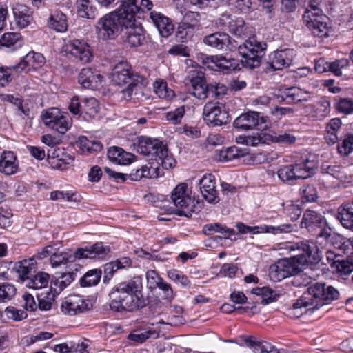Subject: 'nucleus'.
I'll return each mask as SVG.
<instances>
[{
    "label": "nucleus",
    "mask_w": 353,
    "mask_h": 353,
    "mask_svg": "<svg viewBox=\"0 0 353 353\" xmlns=\"http://www.w3.org/2000/svg\"><path fill=\"white\" fill-rule=\"evenodd\" d=\"M150 0H124L114 11L99 18L94 26L95 32L103 41L114 39L123 28L134 26L136 14L150 10L152 8Z\"/></svg>",
    "instance_id": "nucleus-1"
},
{
    "label": "nucleus",
    "mask_w": 353,
    "mask_h": 353,
    "mask_svg": "<svg viewBox=\"0 0 353 353\" xmlns=\"http://www.w3.org/2000/svg\"><path fill=\"white\" fill-rule=\"evenodd\" d=\"M290 250L295 252L294 255L280 259L270 267L269 276L272 281L277 282L295 276L302 271L304 265L317 263L321 259L319 249L313 242L296 243L290 247Z\"/></svg>",
    "instance_id": "nucleus-2"
},
{
    "label": "nucleus",
    "mask_w": 353,
    "mask_h": 353,
    "mask_svg": "<svg viewBox=\"0 0 353 353\" xmlns=\"http://www.w3.org/2000/svg\"><path fill=\"white\" fill-rule=\"evenodd\" d=\"M109 295L111 299L110 307L116 312L132 311L147 304V300L142 294V282L140 277H134L120 283Z\"/></svg>",
    "instance_id": "nucleus-3"
},
{
    "label": "nucleus",
    "mask_w": 353,
    "mask_h": 353,
    "mask_svg": "<svg viewBox=\"0 0 353 353\" xmlns=\"http://www.w3.org/2000/svg\"><path fill=\"white\" fill-rule=\"evenodd\" d=\"M339 292L331 285L316 283L307 288L305 293L293 304L289 314L294 318H299L307 310H317L320 307L337 299Z\"/></svg>",
    "instance_id": "nucleus-4"
},
{
    "label": "nucleus",
    "mask_w": 353,
    "mask_h": 353,
    "mask_svg": "<svg viewBox=\"0 0 353 353\" xmlns=\"http://www.w3.org/2000/svg\"><path fill=\"white\" fill-rule=\"evenodd\" d=\"M300 226L310 232H319V238L324 239L327 243H331L336 248L345 249L346 245L342 243L343 236L332 232L327 225L326 219L316 211L306 210L303 215Z\"/></svg>",
    "instance_id": "nucleus-5"
},
{
    "label": "nucleus",
    "mask_w": 353,
    "mask_h": 353,
    "mask_svg": "<svg viewBox=\"0 0 353 353\" xmlns=\"http://www.w3.org/2000/svg\"><path fill=\"white\" fill-rule=\"evenodd\" d=\"M109 246L103 243H96L89 248H78L74 255L66 252L59 253L54 252L50 256V263L53 268L66 265L68 262H72L74 259L103 258L110 252Z\"/></svg>",
    "instance_id": "nucleus-6"
},
{
    "label": "nucleus",
    "mask_w": 353,
    "mask_h": 353,
    "mask_svg": "<svg viewBox=\"0 0 353 353\" xmlns=\"http://www.w3.org/2000/svg\"><path fill=\"white\" fill-rule=\"evenodd\" d=\"M266 43L250 37L239 46V52L242 57V65L246 68L254 69L260 66L262 58L265 55Z\"/></svg>",
    "instance_id": "nucleus-7"
},
{
    "label": "nucleus",
    "mask_w": 353,
    "mask_h": 353,
    "mask_svg": "<svg viewBox=\"0 0 353 353\" xmlns=\"http://www.w3.org/2000/svg\"><path fill=\"white\" fill-rule=\"evenodd\" d=\"M187 185L185 183L179 184L172 192L171 199L175 207L174 213L179 216L190 217L192 213L196 211H200L202 208L203 203L194 199L192 200L187 191Z\"/></svg>",
    "instance_id": "nucleus-8"
},
{
    "label": "nucleus",
    "mask_w": 353,
    "mask_h": 353,
    "mask_svg": "<svg viewBox=\"0 0 353 353\" xmlns=\"http://www.w3.org/2000/svg\"><path fill=\"white\" fill-rule=\"evenodd\" d=\"M328 18L323 14L321 8L305 11L303 21L315 37H327L330 27L327 25Z\"/></svg>",
    "instance_id": "nucleus-9"
},
{
    "label": "nucleus",
    "mask_w": 353,
    "mask_h": 353,
    "mask_svg": "<svg viewBox=\"0 0 353 353\" xmlns=\"http://www.w3.org/2000/svg\"><path fill=\"white\" fill-rule=\"evenodd\" d=\"M191 86V94L200 100L205 99L208 94H219L217 86L213 84L208 85L205 79V74L201 70H193L189 72L187 77Z\"/></svg>",
    "instance_id": "nucleus-10"
},
{
    "label": "nucleus",
    "mask_w": 353,
    "mask_h": 353,
    "mask_svg": "<svg viewBox=\"0 0 353 353\" xmlns=\"http://www.w3.org/2000/svg\"><path fill=\"white\" fill-rule=\"evenodd\" d=\"M46 125L61 134H65L70 128L72 120L69 114L57 108L47 110L42 115Z\"/></svg>",
    "instance_id": "nucleus-11"
},
{
    "label": "nucleus",
    "mask_w": 353,
    "mask_h": 353,
    "mask_svg": "<svg viewBox=\"0 0 353 353\" xmlns=\"http://www.w3.org/2000/svg\"><path fill=\"white\" fill-rule=\"evenodd\" d=\"M203 117L210 126H221L230 121L228 112L223 104L217 102L207 103L203 110Z\"/></svg>",
    "instance_id": "nucleus-12"
},
{
    "label": "nucleus",
    "mask_w": 353,
    "mask_h": 353,
    "mask_svg": "<svg viewBox=\"0 0 353 353\" xmlns=\"http://www.w3.org/2000/svg\"><path fill=\"white\" fill-rule=\"evenodd\" d=\"M65 51L70 54L75 61L83 63H89L92 58L90 46L81 40L69 41L65 46Z\"/></svg>",
    "instance_id": "nucleus-13"
},
{
    "label": "nucleus",
    "mask_w": 353,
    "mask_h": 353,
    "mask_svg": "<svg viewBox=\"0 0 353 353\" xmlns=\"http://www.w3.org/2000/svg\"><path fill=\"white\" fill-rule=\"evenodd\" d=\"M137 151L144 156L154 157L157 160L159 152L163 154L166 152L165 144L158 139L142 136L138 138Z\"/></svg>",
    "instance_id": "nucleus-14"
},
{
    "label": "nucleus",
    "mask_w": 353,
    "mask_h": 353,
    "mask_svg": "<svg viewBox=\"0 0 353 353\" xmlns=\"http://www.w3.org/2000/svg\"><path fill=\"white\" fill-rule=\"evenodd\" d=\"M265 120L263 117L254 111H249L241 114L233 123L234 128L242 130H250L254 129L260 124L264 123Z\"/></svg>",
    "instance_id": "nucleus-15"
},
{
    "label": "nucleus",
    "mask_w": 353,
    "mask_h": 353,
    "mask_svg": "<svg viewBox=\"0 0 353 353\" xmlns=\"http://www.w3.org/2000/svg\"><path fill=\"white\" fill-rule=\"evenodd\" d=\"M61 309L65 314L74 316L88 310V305L82 296L72 295L65 299Z\"/></svg>",
    "instance_id": "nucleus-16"
},
{
    "label": "nucleus",
    "mask_w": 353,
    "mask_h": 353,
    "mask_svg": "<svg viewBox=\"0 0 353 353\" xmlns=\"http://www.w3.org/2000/svg\"><path fill=\"white\" fill-rule=\"evenodd\" d=\"M201 192L203 198L210 203H217L220 199L215 186V178L211 174H205L199 180Z\"/></svg>",
    "instance_id": "nucleus-17"
},
{
    "label": "nucleus",
    "mask_w": 353,
    "mask_h": 353,
    "mask_svg": "<svg viewBox=\"0 0 353 353\" xmlns=\"http://www.w3.org/2000/svg\"><path fill=\"white\" fill-rule=\"evenodd\" d=\"M44 62L45 58L41 54L30 52L18 64L13 66V70L17 72H27L41 67Z\"/></svg>",
    "instance_id": "nucleus-18"
},
{
    "label": "nucleus",
    "mask_w": 353,
    "mask_h": 353,
    "mask_svg": "<svg viewBox=\"0 0 353 353\" xmlns=\"http://www.w3.org/2000/svg\"><path fill=\"white\" fill-rule=\"evenodd\" d=\"M294 50L284 49L272 52L270 57V65L274 70H282L292 64Z\"/></svg>",
    "instance_id": "nucleus-19"
},
{
    "label": "nucleus",
    "mask_w": 353,
    "mask_h": 353,
    "mask_svg": "<svg viewBox=\"0 0 353 353\" xmlns=\"http://www.w3.org/2000/svg\"><path fill=\"white\" fill-rule=\"evenodd\" d=\"M14 23L19 29L28 27L32 21V12L26 5L16 3L12 7Z\"/></svg>",
    "instance_id": "nucleus-20"
},
{
    "label": "nucleus",
    "mask_w": 353,
    "mask_h": 353,
    "mask_svg": "<svg viewBox=\"0 0 353 353\" xmlns=\"http://www.w3.org/2000/svg\"><path fill=\"white\" fill-rule=\"evenodd\" d=\"M130 68V65L127 62H120L116 65L112 73V81L116 85H123L136 79Z\"/></svg>",
    "instance_id": "nucleus-21"
},
{
    "label": "nucleus",
    "mask_w": 353,
    "mask_h": 353,
    "mask_svg": "<svg viewBox=\"0 0 353 353\" xmlns=\"http://www.w3.org/2000/svg\"><path fill=\"white\" fill-rule=\"evenodd\" d=\"M37 269V264L34 258L24 259L14 263L13 270L17 274L19 280L25 284Z\"/></svg>",
    "instance_id": "nucleus-22"
},
{
    "label": "nucleus",
    "mask_w": 353,
    "mask_h": 353,
    "mask_svg": "<svg viewBox=\"0 0 353 353\" xmlns=\"http://www.w3.org/2000/svg\"><path fill=\"white\" fill-rule=\"evenodd\" d=\"M103 79V77L97 72H94L90 68L81 70L79 74V83L86 89L94 90L98 88Z\"/></svg>",
    "instance_id": "nucleus-23"
},
{
    "label": "nucleus",
    "mask_w": 353,
    "mask_h": 353,
    "mask_svg": "<svg viewBox=\"0 0 353 353\" xmlns=\"http://www.w3.org/2000/svg\"><path fill=\"white\" fill-rule=\"evenodd\" d=\"M208 68L214 70L222 71L229 73L234 70L237 67L236 60L234 59H227L223 57H211L207 58Z\"/></svg>",
    "instance_id": "nucleus-24"
},
{
    "label": "nucleus",
    "mask_w": 353,
    "mask_h": 353,
    "mask_svg": "<svg viewBox=\"0 0 353 353\" xmlns=\"http://www.w3.org/2000/svg\"><path fill=\"white\" fill-rule=\"evenodd\" d=\"M150 19L163 37H168L174 32V25L170 19L161 13L151 12Z\"/></svg>",
    "instance_id": "nucleus-25"
},
{
    "label": "nucleus",
    "mask_w": 353,
    "mask_h": 353,
    "mask_svg": "<svg viewBox=\"0 0 353 353\" xmlns=\"http://www.w3.org/2000/svg\"><path fill=\"white\" fill-rule=\"evenodd\" d=\"M107 156L112 162L123 165L130 164L135 159L133 154L125 152L123 148L118 146L110 147L108 150Z\"/></svg>",
    "instance_id": "nucleus-26"
},
{
    "label": "nucleus",
    "mask_w": 353,
    "mask_h": 353,
    "mask_svg": "<svg viewBox=\"0 0 353 353\" xmlns=\"http://www.w3.org/2000/svg\"><path fill=\"white\" fill-rule=\"evenodd\" d=\"M48 160L53 168L63 170L67 165L74 161V157L64 153L61 149L57 148L52 152L48 151Z\"/></svg>",
    "instance_id": "nucleus-27"
},
{
    "label": "nucleus",
    "mask_w": 353,
    "mask_h": 353,
    "mask_svg": "<svg viewBox=\"0 0 353 353\" xmlns=\"http://www.w3.org/2000/svg\"><path fill=\"white\" fill-rule=\"evenodd\" d=\"M294 172L298 179H305L310 177L314 174L315 163L310 161L305 157H302L301 160H296L293 164Z\"/></svg>",
    "instance_id": "nucleus-28"
},
{
    "label": "nucleus",
    "mask_w": 353,
    "mask_h": 353,
    "mask_svg": "<svg viewBox=\"0 0 353 353\" xmlns=\"http://www.w3.org/2000/svg\"><path fill=\"white\" fill-rule=\"evenodd\" d=\"M76 274L72 271L56 273L51 282L50 289L59 294L68 286L75 279Z\"/></svg>",
    "instance_id": "nucleus-29"
},
{
    "label": "nucleus",
    "mask_w": 353,
    "mask_h": 353,
    "mask_svg": "<svg viewBox=\"0 0 353 353\" xmlns=\"http://www.w3.org/2000/svg\"><path fill=\"white\" fill-rule=\"evenodd\" d=\"M18 164L17 157L11 152H3L0 158V172L6 175H12L17 172Z\"/></svg>",
    "instance_id": "nucleus-30"
},
{
    "label": "nucleus",
    "mask_w": 353,
    "mask_h": 353,
    "mask_svg": "<svg viewBox=\"0 0 353 353\" xmlns=\"http://www.w3.org/2000/svg\"><path fill=\"white\" fill-rule=\"evenodd\" d=\"M203 43L212 48L222 50L230 43V37L226 33L217 32L205 36Z\"/></svg>",
    "instance_id": "nucleus-31"
},
{
    "label": "nucleus",
    "mask_w": 353,
    "mask_h": 353,
    "mask_svg": "<svg viewBox=\"0 0 353 353\" xmlns=\"http://www.w3.org/2000/svg\"><path fill=\"white\" fill-rule=\"evenodd\" d=\"M50 275L44 272H38L26 280L24 285L34 290L46 289L48 286Z\"/></svg>",
    "instance_id": "nucleus-32"
},
{
    "label": "nucleus",
    "mask_w": 353,
    "mask_h": 353,
    "mask_svg": "<svg viewBox=\"0 0 353 353\" xmlns=\"http://www.w3.org/2000/svg\"><path fill=\"white\" fill-rule=\"evenodd\" d=\"M145 79L137 76L136 79L130 81L128 85L121 91L122 97L125 100L132 99L133 94L139 97L142 94L143 87L145 85Z\"/></svg>",
    "instance_id": "nucleus-33"
},
{
    "label": "nucleus",
    "mask_w": 353,
    "mask_h": 353,
    "mask_svg": "<svg viewBox=\"0 0 353 353\" xmlns=\"http://www.w3.org/2000/svg\"><path fill=\"white\" fill-rule=\"evenodd\" d=\"M47 25L49 28L58 32H64L68 29L66 15L61 12L56 11L49 17Z\"/></svg>",
    "instance_id": "nucleus-34"
},
{
    "label": "nucleus",
    "mask_w": 353,
    "mask_h": 353,
    "mask_svg": "<svg viewBox=\"0 0 353 353\" xmlns=\"http://www.w3.org/2000/svg\"><path fill=\"white\" fill-rule=\"evenodd\" d=\"M337 219L342 225L353 231V207L350 204H345L338 209Z\"/></svg>",
    "instance_id": "nucleus-35"
},
{
    "label": "nucleus",
    "mask_w": 353,
    "mask_h": 353,
    "mask_svg": "<svg viewBox=\"0 0 353 353\" xmlns=\"http://www.w3.org/2000/svg\"><path fill=\"white\" fill-rule=\"evenodd\" d=\"M77 14L81 18L94 19L97 9L90 0H77Z\"/></svg>",
    "instance_id": "nucleus-36"
},
{
    "label": "nucleus",
    "mask_w": 353,
    "mask_h": 353,
    "mask_svg": "<svg viewBox=\"0 0 353 353\" xmlns=\"http://www.w3.org/2000/svg\"><path fill=\"white\" fill-rule=\"evenodd\" d=\"M200 14L196 12H188L183 16L181 23L179 25L180 29L179 33L183 34V30H193L196 27L199 26Z\"/></svg>",
    "instance_id": "nucleus-37"
},
{
    "label": "nucleus",
    "mask_w": 353,
    "mask_h": 353,
    "mask_svg": "<svg viewBox=\"0 0 353 353\" xmlns=\"http://www.w3.org/2000/svg\"><path fill=\"white\" fill-rule=\"evenodd\" d=\"M283 93L285 98L283 96H277L278 99L281 98V101H284L285 99H289L294 103L305 101L307 100L308 92L296 87L288 88L284 90Z\"/></svg>",
    "instance_id": "nucleus-38"
},
{
    "label": "nucleus",
    "mask_w": 353,
    "mask_h": 353,
    "mask_svg": "<svg viewBox=\"0 0 353 353\" xmlns=\"http://www.w3.org/2000/svg\"><path fill=\"white\" fill-rule=\"evenodd\" d=\"M125 32V42L131 47H137L145 40V35L141 28L129 27Z\"/></svg>",
    "instance_id": "nucleus-39"
},
{
    "label": "nucleus",
    "mask_w": 353,
    "mask_h": 353,
    "mask_svg": "<svg viewBox=\"0 0 353 353\" xmlns=\"http://www.w3.org/2000/svg\"><path fill=\"white\" fill-rule=\"evenodd\" d=\"M252 293L260 297L261 303L263 305L274 302L278 297L277 294L268 287L253 288Z\"/></svg>",
    "instance_id": "nucleus-40"
},
{
    "label": "nucleus",
    "mask_w": 353,
    "mask_h": 353,
    "mask_svg": "<svg viewBox=\"0 0 353 353\" xmlns=\"http://www.w3.org/2000/svg\"><path fill=\"white\" fill-rule=\"evenodd\" d=\"M216 159L221 162L229 161L243 155L242 151L234 146L216 150Z\"/></svg>",
    "instance_id": "nucleus-41"
},
{
    "label": "nucleus",
    "mask_w": 353,
    "mask_h": 353,
    "mask_svg": "<svg viewBox=\"0 0 353 353\" xmlns=\"http://www.w3.org/2000/svg\"><path fill=\"white\" fill-rule=\"evenodd\" d=\"M101 276V271L100 270L94 269L87 272L80 279V285L81 287H91L96 285L100 281Z\"/></svg>",
    "instance_id": "nucleus-42"
},
{
    "label": "nucleus",
    "mask_w": 353,
    "mask_h": 353,
    "mask_svg": "<svg viewBox=\"0 0 353 353\" xmlns=\"http://www.w3.org/2000/svg\"><path fill=\"white\" fill-rule=\"evenodd\" d=\"M270 142L282 143L285 145H291L296 142V137L290 132H283L282 134H277L272 132H269Z\"/></svg>",
    "instance_id": "nucleus-43"
},
{
    "label": "nucleus",
    "mask_w": 353,
    "mask_h": 353,
    "mask_svg": "<svg viewBox=\"0 0 353 353\" xmlns=\"http://www.w3.org/2000/svg\"><path fill=\"white\" fill-rule=\"evenodd\" d=\"M262 233H272L280 234L290 233L295 230V225L290 223H284L278 226L263 225L261 227Z\"/></svg>",
    "instance_id": "nucleus-44"
},
{
    "label": "nucleus",
    "mask_w": 353,
    "mask_h": 353,
    "mask_svg": "<svg viewBox=\"0 0 353 353\" xmlns=\"http://www.w3.org/2000/svg\"><path fill=\"white\" fill-rule=\"evenodd\" d=\"M229 32L238 37L245 34L246 27L242 18L232 19L228 25Z\"/></svg>",
    "instance_id": "nucleus-45"
},
{
    "label": "nucleus",
    "mask_w": 353,
    "mask_h": 353,
    "mask_svg": "<svg viewBox=\"0 0 353 353\" xmlns=\"http://www.w3.org/2000/svg\"><path fill=\"white\" fill-rule=\"evenodd\" d=\"M153 85L155 93L161 99H170L174 96L173 90L168 88L167 83L163 80L156 81Z\"/></svg>",
    "instance_id": "nucleus-46"
},
{
    "label": "nucleus",
    "mask_w": 353,
    "mask_h": 353,
    "mask_svg": "<svg viewBox=\"0 0 353 353\" xmlns=\"http://www.w3.org/2000/svg\"><path fill=\"white\" fill-rule=\"evenodd\" d=\"M38 307L43 311L50 310L54 300V293L52 290H48L44 294H37Z\"/></svg>",
    "instance_id": "nucleus-47"
},
{
    "label": "nucleus",
    "mask_w": 353,
    "mask_h": 353,
    "mask_svg": "<svg viewBox=\"0 0 353 353\" xmlns=\"http://www.w3.org/2000/svg\"><path fill=\"white\" fill-rule=\"evenodd\" d=\"M214 232L227 234L229 236L235 234L233 229L226 228L218 223L206 224L203 228V233L205 235H211Z\"/></svg>",
    "instance_id": "nucleus-48"
},
{
    "label": "nucleus",
    "mask_w": 353,
    "mask_h": 353,
    "mask_svg": "<svg viewBox=\"0 0 353 353\" xmlns=\"http://www.w3.org/2000/svg\"><path fill=\"white\" fill-rule=\"evenodd\" d=\"M334 107L336 110L344 114H350L353 113V100L350 98L344 97L335 99Z\"/></svg>",
    "instance_id": "nucleus-49"
},
{
    "label": "nucleus",
    "mask_w": 353,
    "mask_h": 353,
    "mask_svg": "<svg viewBox=\"0 0 353 353\" xmlns=\"http://www.w3.org/2000/svg\"><path fill=\"white\" fill-rule=\"evenodd\" d=\"M331 110L330 101L326 97H321L317 102L315 108L316 117L323 119L328 116Z\"/></svg>",
    "instance_id": "nucleus-50"
},
{
    "label": "nucleus",
    "mask_w": 353,
    "mask_h": 353,
    "mask_svg": "<svg viewBox=\"0 0 353 353\" xmlns=\"http://www.w3.org/2000/svg\"><path fill=\"white\" fill-rule=\"evenodd\" d=\"M99 110L98 101L93 97L85 99L83 101L82 112L90 117H94Z\"/></svg>",
    "instance_id": "nucleus-51"
},
{
    "label": "nucleus",
    "mask_w": 353,
    "mask_h": 353,
    "mask_svg": "<svg viewBox=\"0 0 353 353\" xmlns=\"http://www.w3.org/2000/svg\"><path fill=\"white\" fill-rule=\"evenodd\" d=\"M279 178L283 181L290 182L298 179L294 172L293 164L281 167L278 172Z\"/></svg>",
    "instance_id": "nucleus-52"
},
{
    "label": "nucleus",
    "mask_w": 353,
    "mask_h": 353,
    "mask_svg": "<svg viewBox=\"0 0 353 353\" xmlns=\"http://www.w3.org/2000/svg\"><path fill=\"white\" fill-rule=\"evenodd\" d=\"M158 335L156 331H135L128 336V339L136 343H141L149 338H157Z\"/></svg>",
    "instance_id": "nucleus-53"
},
{
    "label": "nucleus",
    "mask_w": 353,
    "mask_h": 353,
    "mask_svg": "<svg viewBox=\"0 0 353 353\" xmlns=\"http://www.w3.org/2000/svg\"><path fill=\"white\" fill-rule=\"evenodd\" d=\"M16 294L15 287L10 283L0 285V303L10 301Z\"/></svg>",
    "instance_id": "nucleus-54"
},
{
    "label": "nucleus",
    "mask_w": 353,
    "mask_h": 353,
    "mask_svg": "<svg viewBox=\"0 0 353 353\" xmlns=\"http://www.w3.org/2000/svg\"><path fill=\"white\" fill-rule=\"evenodd\" d=\"M160 163L158 161L149 162L143 166L145 178H157L161 173L159 168Z\"/></svg>",
    "instance_id": "nucleus-55"
},
{
    "label": "nucleus",
    "mask_w": 353,
    "mask_h": 353,
    "mask_svg": "<svg viewBox=\"0 0 353 353\" xmlns=\"http://www.w3.org/2000/svg\"><path fill=\"white\" fill-rule=\"evenodd\" d=\"M349 65V60L341 59L329 63V70L336 76L342 75V70Z\"/></svg>",
    "instance_id": "nucleus-56"
},
{
    "label": "nucleus",
    "mask_w": 353,
    "mask_h": 353,
    "mask_svg": "<svg viewBox=\"0 0 353 353\" xmlns=\"http://www.w3.org/2000/svg\"><path fill=\"white\" fill-rule=\"evenodd\" d=\"M165 151L166 152L165 154H161V152H159L157 157V159L158 158L159 160L161 161V164L165 169L174 167L176 162L172 156L170 154L167 145H165Z\"/></svg>",
    "instance_id": "nucleus-57"
},
{
    "label": "nucleus",
    "mask_w": 353,
    "mask_h": 353,
    "mask_svg": "<svg viewBox=\"0 0 353 353\" xmlns=\"http://www.w3.org/2000/svg\"><path fill=\"white\" fill-rule=\"evenodd\" d=\"M338 151L343 156H347L353 151V135L345 137L341 144L339 145Z\"/></svg>",
    "instance_id": "nucleus-58"
},
{
    "label": "nucleus",
    "mask_w": 353,
    "mask_h": 353,
    "mask_svg": "<svg viewBox=\"0 0 353 353\" xmlns=\"http://www.w3.org/2000/svg\"><path fill=\"white\" fill-rule=\"evenodd\" d=\"M269 132H261L257 136L247 137L246 145L256 146L259 143H267L270 142Z\"/></svg>",
    "instance_id": "nucleus-59"
},
{
    "label": "nucleus",
    "mask_w": 353,
    "mask_h": 353,
    "mask_svg": "<svg viewBox=\"0 0 353 353\" xmlns=\"http://www.w3.org/2000/svg\"><path fill=\"white\" fill-rule=\"evenodd\" d=\"M3 99L13 103L17 108L18 111L24 115L28 116L29 114L30 110L28 107L23 105V101L21 99L15 97L13 95H6L3 96Z\"/></svg>",
    "instance_id": "nucleus-60"
},
{
    "label": "nucleus",
    "mask_w": 353,
    "mask_h": 353,
    "mask_svg": "<svg viewBox=\"0 0 353 353\" xmlns=\"http://www.w3.org/2000/svg\"><path fill=\"white\" fill-rule=\"evenodd\" d=\"M20 39L21 35L19 33L7 32L1 37L0 42L3 46L10 47L19 41Z\"/></svg>",
    "instance_id": "nucleus-61"
},
{
    "label": "nucleus",
    "mask_w": 353,
    "mask_h": 353,
    "mask_svg": "<svg viewBox=\"0 0 353 353\" xmlns=\"http://www.w3.org/2000/svg\"><path fill=\"white\" fill-rule=\"evenodd\" d=\"M302 197L306 201H315L317 198L316 190L312 185H304L301 189Z\"/></svg>",
    "instance_id": "nucleus-62"
},
{
    "label": "nucleus",
    "mask_w": 353,
    "mask_h": 353,
    "mask_svg": "<svg viewBox=\"0 0 353 353\" xmlns=\"http://www.w3.org/2000/svg\"><path fill=\"white\" fill-rule=\"evenodd\" d=\"M285 214L292 220L296 221L301 214L299 206L294 203H288L284 205Z\"/></svg>",
    "instance_id": "nucleus-63"
},
{
    "label": "nucleus",
    "mask_w": 353,
    "mask_h": 353,
    "mask_svg": "<svg viewBox=\"0 0 353 353\" xmlns=\"http://www.w3.org/2000/svg\"><path fill=\"white\" fill-rule=\"evenodd\" d=\"M254 351L255 353H279L277 349L265 341H259Z\"/></svg>",
    "instance_id": "nucleus-64"
}]
</instances>
